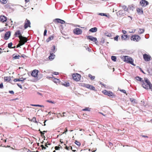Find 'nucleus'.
Instances as JSON below:
<instances>
[{
    "label": "nucleus",
    "mask_w": 152,
    "mask_h": 152,
    "mask_svg": "<svg viewBox=\"0 0 152 152\" xmlns=\"http://www.w3.org/2000/svg\"><path fill=\"white\" fill-rule=\"evenodd\" d=\"M121 58L124 61L129 63L132 65H134L133 59L130 58L129 56H121Z\"/></svg>",
    "instance_id": "obj_1"
},
{
    "label": "nucleus",
    "mask_w": 152,
    "mask_h": 152,
    "mask_svg": "<svg viewBox=\"0 0 152 152\" xmlns=\"http://www.w3.org/2000/svg\"><path fill=\"white\" fill-rule=\"evenodd\" d=\"M149 83H150V82L148 79L147 78H145L144 81L142 80L141 83L143 87L146 89H148L149 86L150 85Z\"/></svg>",
    "instance_id": "obj_2"
},
{
    "label": "nucleus",
    "mask_w": 152,
    "mask_h": 152,
    "mask_svg": "<svg viewBox=\"0 0 152 152\" xmlns=\"http://www.w3.org/2000/svg\"><path fill=\"white\" fill-rule=\"evenodd\" d=\"M15 35L16 37H18L21 41L23 40L27 39L26 37H23L20 30H18L15 32Z\"/></svg>",
    "instance_id": "obj_3"
},
{
    "label": "nucleus",
    "mask_w": 152,
    "mask_h": 152,
    "mask_svg": "<svg viewBox=\"0 0 152 152\" xmlns=\"http://www.w3.org/2000/svg\"><path fill=\"white\" fill-rule=\"evenodd\" d=\"M73 79L76 81H79L80 79L81 75L77 73L73 74L72 75Z\"/></svg>",
    "instance_id": "obj_4"
},
{
    "label": "nucleus",
    "mask_w": 152,
    "mask_h": 152,
    "mask_svg": "<svg viewBox=\"0 0 152 152\" xmlns=\"http://www.w3.org/2000/svg\"><path fill=\"white\" fill-rule=\"evenodd\" d=\"M141 39L140 36L135 35L132 36L131 37V40L135 42H138Z\"/></svg>",
    "instance_id": "obj_5"
},
{
    "label": "nucleus",
    "mask_w": 152,
    "mask_h": 152,
    "mask_svg": "<svg viewBox=\"0 0 152 152\" xmlns=\"http://www.w3.org/2000/svg\"><path fill=\"white\" fill-rule=\"evenodd\" d=\"M87 39L95 42L96 45H97L98 41L97 38L91 36H86Z\"/></svg>",
    "instance_id": "obj_6"
},
{
    "label": "nucleus",
    "mask_w": 152,
    "mask_h": 152,
    "mask_svg": "<svg viewBox=\"0 0 152 152\" xmlns=\"http://www.w3.org/2000/svg\"><path fill=\"white\" fill-rule=\"evenodd\" d=\"M73 33L76 35H80L82 33V30L78 28H76L74 29L73 30Z\"/></svg>",
    "instance_id": "obj_7"
},
{
    "label": "nucleus",
    "mask_w": 152,
    "mask_h": 152,
    "mask_svg": "<svg viewBox=\"0 0 152 152\" xmlns=\"http://www.w3.org/2000/svg\"><path fill=\"white\" fill-rule=\"evenodd\" d=\"M39 71L35 69L32 71L31 73V75L33 77H37L38 75Z\"/></svg>",
    "instance_id": "obj_8"
},
{
    "label": "nucleus",
    "mask_w": 152,
    "mask_h": 152,
    "mask_svg": "<svg viewBox=\"0 0 152 152\" xmlns=\"http://www.w3.org/2000/svg\"><path fill=\"white\" fill-rule=\"evenodd\" d=\"M30 24L31 23L30 21L26 19L25 21V25L24 26L25 29H26L29 27H30Z\"/></svg>",
    "instance_id": "obj_9"
},
{
    "label": "nucleus",
    "mask_w": 152,
    "mask_h": 152,
    "mask_svg": "<svg viewBox=\"0 0 152 152\" xmlns=\"http://www.w3.org/2000/svg\"><path fill=\"white\" fill-rule=\"evenodd\" d=\"M140 4L142 7H145L148 4V2L145 0H142L140 2Z\"/></svg>",
    "instance_id": "obj_10"
},
{
    "label": "nucleus",
    "mask_w": 152,
    "mask_h": 152,
    "mask_svg": "<svg viewBox=\"0 0 152 152\" xmlns=\"http://www.w3.org/2000/svg\"><path fill=\"white\" fill-rule=\"evenodd\" d=\"M85 87L86 88L92 90L96 91L94 87L93 86L89 84H87L85 85Z\"/></svg>",
    "instance_id": "obj_11"
},
{
    "label": "nucleus",
    "mask_w": 152,
    "mask_h": 152,
    "mask_svg": "<svg viewBox=\"0 0 152 152\" xmlns=\"http://www.w3.org/2000/svg\"><path fill=\"white\" fill-rule=\"evenodd\" d=\"M102 92L104 94L107 95L109 96H112L113 95V93L112 92L108 91L106 90H103Z\"/></svg>",
    "instance_id": "obj_12"
},
{
    "label": "nucleus",
    "mask_w": 152,
    "mask_h": 152,
    "mask_svg": "<svg viewBox=\"0 0 152 152\" xmlns=\"http://www.w3.org/2000/svg\"><path fill=\"white\" fill-rule=\"evenodd\" d=\"M143 58L146 61H149L151 59V56L147 54H145L143 55Z\"/></svg>",
    "instance_id": "obj_13"
},
{
    "label": "nucleus",
    "mask_w": 152,
    "mask_h": 152,
    "mask_svg": "<svg viewBox=\"0 0 152 152\" xmlns=\"http://www.w3.org/2000/svg\"><path fill=\"white\" fill-rule=\"evenodd\" d=\"M26 79V78H24L22 77L21 78L15 79L14 80V81L16 82L17 81H20L22 83H23L24 81Z\"/></svg>",
    "instance_id": "obj_14"
},
{
    "label": "nucleus",
    "mask_w": 152,
    "mask_h": 152,
    "mask_svg": "<svg viewBox=\"0 0 152 152\" xmlns=\"http://www.w3.org/2000/svg\"><path fill=\"white\" fill-rule=\"evenodd\" d=\"M11 35V32L10 31L7 32L4 36V39L5 40H7L10 37Z\"/></svg>",
    "instance_id": "obj_15"
},
{
    "label": "nucleus",
    "mask_w": 152,
    "mask_h": 152,
    "mask_svg": "<svg viewBox=\"0 0 152 152\" xmlns=\"http://www.w3.org/2000/svg\"><path fill=\"white\" fill-rule=\"evenodd\" d=\"M27 41V39L23 40L22 41L20 40V43L17 46V48L20 47V46L24 45Z\"/></svg>",
    "instance_id": "obj_16"
},
{
    "label": "nucleus",
    "mask_w": 152,
    "mask_h": 152,
    "mask_svg": "<svg viewBox=\"0 0 152 152\" xmlns=\"http://www.w3.org/2000/svg\"><path fill=\"white\" fill-rule=\"evenodd\" d=\"M7 20V18L4 16L1 15L0 16V21L4 22L6 21Z\"/></svg>",
    "instance_id": "obj_17"
},
{
    "label": "nucleus",
    "mask_w": 152,
    "mask_h": 152,
    "mask_svg": "<svg viewBox=\"0 0 152 152\" xmlns=\"http://www.w3.org/2000/svg\"><path fill=\"white\" fill-rule=\"evenodd\" d=\"M55 20L58 23H60L62 24L65 23V22L64 20L56 18Z\"/></svg>",
    "instance_id": "obj_18"
},
{
    "label": "nucleus",
    "mask_w": 152,
    "mask_h": 152,
    "mask_svg": "<svg viewBox=\"0 0 152 152\" xmlns=\"http://www.w3.org/2000/svg\"><path fill=\"white\" fill-rule=\"evenodd\" d=\"M55 56V55L53 53H50V55L49 56L48 58L50 60H52L54 59Z\"/></svg>",
    "instance_id": "obj_19"
},
{
    "label": "nucleus",
    "mask_w": 152,
    "mask_h": 152,
    "mask_svg": "<svg viewBox=\"0 0 152 152\" xmlns=\"http://www.w3.org/2000/svg\"><path fill=\"white\" fill-rule=\"evenodd\" d=\"M97 30V29L96 27H94L90 29L89 31L92 32H96Z\"/></svg>",
    "instance_id": "obj_20"
},
{
    "label": "nucleus",
    "mask_w": 152,
    "mask_h": 152,
    "mask_svg": "<svg viewBox=\"0 0 152 152\" xmlns=\"http://www.w3.org/2000/svg\"><path fill=\"white\" fill-rule=\"evenodd\" d=\"M137 11L138 13L139 14H141L143 13V11L142 9L138 8L137 9Z\"/></svg>",
    "instance_id": "obj_21"
},
{
    "label": "nucleus",
    "mask_w": 152,
    "mask_h": 152,
    "mask_svg": "<svg viewBox=\"0 0 152 152\" xmlns=\"http://www.w3.org/2000/svg\"><path fill=\"white\" fill-rule=\"evenodd\" d=\"M128 37V36L127 35H123L121 37V39L123 40H126Z\"/></svg>",
    "instance_id": "obj_22"
},
{
    "label": "nucleus",
    "mask_w": 152,
    "mask_h": 152,
    "mask_svg": "<svg viewBox=\"0 0 152 152\" xmlns=\"http://www.w3.org/2000/svg\"><path fill=\"white\" fill-rule=\"evenodd\" d=\"M53 36H50V37H49L46 40V41L47 42H49L50 40H52L53 39Z\"/></svg>",
    "instance_id": "obj_23"
},
{
    "label": "nucleus",
    "mask_w": 152,
    "mask_h": 152,
    "mask_svg": "<svg viewBox=\"0 0 152 152\" xmlns=\"http://www.w3.org/2000/svg\"><path fill=\"white\" fill-rule=\"evenodd\" d=\"M4 79L6 81H10L11 80L10 77H4Z\"/></svg>",
    "instance_id": "obj_24"
},
{
    "label": "nucleus",
    "mask_w": 152,
    "mask_h": 152,
    "mask_svg": "<svg viewBox=\"0 0 152 152\" xmlns=\"http://www.w3.org/2000/svg\"><path fill=\"white\" fill-rule=\"evenodd\" d=\"M122 8L125 11L129 12V8H127L126 6L125 5L123 6L122 7Z\"/></svg>",
    "instance_id": "obj_25"
},
{
    "label": "nucleus",
    "mask_w": 152,
    "mask_h": 152,
    "mask_svg": "<svg viewBox=\"0 0 152 152\" xmlns=\"http://www.w3.org/2000/svg\"><path fill=\"white\" fill-rule=\"evenodd\" d=\"M129 10H132V11H133L134 9V6L133 5H131L129 6Z\"/></svg>",
    "instance_id": "obj_26"
},
{
    "label": "nucleus",
    "mask_w": 152,
    "mask_h": 152,
    "mask_svg": "<svg viewBox=\"0 0 152 152\" xmlns=\"http://www.w3.org/2000/svg\"><path fill=\"white\" fill-rule=\"evenodd\" d=\"M144 29H142V28H140L139 29V30L138 31V32L139 34H142L143 33H144Z\"/></svg>",
    "instance_id": "obj_27"
},
{
    "label": "nucleus",
    "mask_w": 152,
    "mask_h": 152,
    "mask_svg": "<svg viewBox=\"0 0 152 152\" xmlns=\"http://www.w3.org/2000/svg\"><path fill=\"white\" fill-rule=\"evenodd\" d=\"M88 77L90 78L92 80H93L95 78V76H92L91 74H88Z\"/></svg>",
    "instance_id": "obj_28"
},
{
    "label": "nucleus",
    "mask_w": 152,
    "mask_h": 152,
    "mask_svg": "<svg viewBox=\"0 0 152 152\" xmlns=\"http://www.w3.org/2000/svg\"><path fill=\"white\" fill-rule=\"evenodd\" d=\"M104 35L108 37H111L112 36V35L111 33H109L108 32H106L104 33Z\"/></svg>",
    "instance_id": "obj_29"
},
{
    "label": "nucleus",
    "mask_w": 152,
    "mask_h": 152,
    "mask_svg": "<svg viewBox=\"0 0 152 152\" xmlns=\"http://www.w3.org/2000/svg\"><path fill=\"white\" fill-rule=\"evenodd\" d=\"M20 56L19 55H18V56H14L13 57V59H19L20 58Z\"/></svg>",
    "instance_id": "obj_30"
},
{
    "label": "nucleus",
    "mask_w": 152,
    "mask_h": 152,
    "mask_svg": "<svg viewBox=\"0 0 152 152\" xmlns=\"http://www.w3.org/2000/svg\"><path fill=\"white\" fill-rule=\"evenodd\" d=\"M136 79L137 80L140 81L142 83V82L143 80H142V78L140 77L139 76H137L136 77Z\"/></svg>",
    "instance_id": "obj_31"
},
{
    "label": "nucleus",
    "mask_w": 152,
    "mask_h": 152,
    "mask_svg": "<svg viewBox=\"0 0 152 152\" xmlns=\"http://www.w3.org/2000/svg\"><path fill=\"white\" fill-rule=\"evenodd\" d=\"M82 110L83 111H88L90 112L91 111V108L89 107H86L85 109H83Z\"/></svg>",
    "instance_id": "obj_32"
},
{
    "label": "nucleus",
    "mask_w": 152,
    "mask_h": 152,
    "mask_svg": "<svg viewBox=\"0 0 152 152\" xmlns=\"http://www.w3.org/2000/svg\"><path fill=\"white\" fill-rule=\"evenodd\" d=\"M55 50V46H53L51 48V53H54Z\"/></svg>",
    "instance_id": "obj_33"
},
{
    "label": "nucleus",
    "mask_w": 152,
    "mask_h": 152,
    "mask_svg": "<svg viewBox=\"0 0 152 152\" xmlns=\"http://www.w3.org/2000/svg\"><path fill=\"white\" fill-rule=\"evenodd\" d=\"M111 59L114 61H115L116 60V57L115 56H111Z\"/></svg>",
    "instance_id": "obj_34"
},
{
    "label": "nucleus",
    "mask_w": 152,
    "mask_h": 152,
    "mask_svg": "<svg viewBox=\"0 0 152 152\" xmlns=\"http://www.w3.org/2000/svg\"><path fill=\"white\" fill-rule=\"evenodd\" d=\"M7 0H0V2L4 4H6L7 2Z\"/></svg>",
    "instance_id": "obj_35"
},
{
    "label": "nucleus",
    "mask_w": 152,
    "mask_h": 152,
    "mask_svg": "<svg viewBox=\"0 0 152 152\" xmlns=\"http://www.w3.org/2000/svg\"><path fill=\"white\" fill-rule=\"evenodd\" d=\"M75 143L78 146H80L81 145L80 143L77 140L75 141Z\"/></svg>",
    "instance_id": "obj_36"
},
{
    "label": "nucleus",
    "mask_w": 152,
    "mask_h": 152,
    "mask_svg": "<svg viewBox=\"0 0 152 152\" xmlns=\"http://www.w3.org/2000/svg\"><path fill=\"white\" fill-rule=\"evenodd\" d=\"M98 15H101V16H105L107 17V15L106 14L104 13H99L98 14Z\"/></svg>",
    "instance_id": "obj_37"
},
{
    "label": "nucleus",
    "mask_w": 152,
    "mask_h": 152,
    "mask_svg": "<svg viewBox=\"0 0 152 152\" xmlns=\"http://www.w3.org/2000/svg\"><path fill=\"white\" fill-rule=\"evenodd\" d=\"M150 85L149 86V89H150L152 91V84L151 83H149Z\"/></svg>",
    "instance_id": "obj_38"
},
{
    "label": "nucleus",
    "mask_w": 152,
    "mask_h": 152,
    "mask_svg": "<svg viewBox=\"0 0 152 152\" xmlns=\"http://www.w3.org/2000/svg\"><path fill=\"white\" fill-rule=\"evenodd\" d=\"M130 101L132 102H133L134 103H136V102L135 101V100L133 98H130Z\"/></svg>",
    "instance_id": "obj_39"
},
{
    "label": "nucleus",
    "mask_w": 152,
    "mask_h": 152,
    "mask_svg": "<svg viewBox=\"0 0 152 152\" xmlns=\"http://www.w3.org/2000/svg\"><path fill=\"white\" fill-rule=\"evenodd\" d=\"M63 85L66 87H68L69 86V83H65L63 84Z\"/></svg>",
    "instance_id": "obj_40"
},
{
    "label": "nucleus",
    "mask_w": 152,
    "mask_h": 152,
    "mask_svg": "<svg viewBox=\"0 0 152 152\" xmlns=\"http://www.w3.org/2000/svg\"><path fill=\"white\" fill-rule=\"evenodd\" d=\"M62 114L63 115H61V113H59V114L60 115L61 117H65L66 116V113L65 112H63Z\"/></svg>",
    "instance_id": "obj_41"
},
{
    "label": "nucleus",
    "mask_w": 152,
    "mask_h": 152,
    "mask_svg": "<svg viewBox=\"0 0 152 152\" xmlns=\"http://www.w3.org/2000/svg\"><path fill=\"white\" fill-rule=\"evenodd\" d=\"M12 45V42H10L8 44V47L9 48H11Z\"/></svg>",
    "instance_id": "obj_42"
},
{
    "label": "nucleus",
    "mask_w": 152,
    "mask_h": 152,
    "mask_svg": "<svg viewBox=\"0 0 152 152\" xmlns=\"http://www.w3.org/2000/svg\"><path fill=\"white\" fill-rule=\"evenodd\" d=\"M119 37V36L117 35L115 37H114V39L115 40H116L117 41H118V38Z\"/></svg>",
    "instance_id": "obj_43"
},
{
    "label": "nucleus",
    "mask_w": 152,
    "mask_h": 152,
    "mask_svg": "<svg viewBox=\"0 0 152 152\" xmlns=\"http://www.w3.org/2000/svg\"><path fill=\"white\" fill-rule=\"evenodd\" d=\"M46 102L49 103H50L52 104H55V102L54 101H52L50 100H48L46 101Z\"/></svg>",
    "instance_id": "obj_44"
},
{
    "label": "nucleus",
    "mask_w": 152,
    "mask_h": 152,
    "mask_svg": "<svg viewBox=\"0 0 152 152\" xmlns=\"http://www.w3.org/2000/svg\"><path fill=\"white\" fill-rule=\"evenodd\" d=\"M61 146H60V147L58 146H55V148L56 150H58L59 149V148H61Z\"/></svg>",
    "instance_id": "obj_45"
},
{
    "label": "nucleus",
    "mask_w": 152,
    "mask_h": 152,
    "mask_svg": "<svg viewBox=\"0 0 152 152\" xmlns=\"http://www.w3.org/2000/svg\"><path fill=\"white\" fill-rule=\"evenodd\" d=\"M53 80H54V82L55 83H57V82H58V79H57L56 78H54Z\"/></svg>",
    "instance_id": "obj_46"
},
{
    "label": "nucleus",
    "mask_w": 152,
    "mask_h": 152,
    "mask_svg": "<svg viewBox=\"0 0 152 152\" xmlns=\"http://www.w3.org/2000/svg\"><path fill=\"white\" fill-rule=\"evenodd\" d=\"M40 133H41V136L43 137H45V136H44V133L43 132L40 131Z\"/></svg>",
    "instance_id": "obj_47"
},
{
    "label": "nucleus",
    "mask_w": 152,
    "mask_h": 152,
    "mask_svg": "<svg viewBox=\"0 0 152 152\" xmlns=\"http://www.w3.org/2000/svg\"><path fill=\"white\" fill-rule=\"evenodd\" d=\"M105 42V39L104 38H102V39L101 41V42L102 43V44H103Z\"/></svg>",
    "instance_id": "obj_48"
},
{
    "label": "nucleus",
    "mask_w": 152,
    "mask_h": 152,
    "mask_svg": "<svg viewBox=\"0 0 152 152\" xmlns=\"http://www.w3.org/2000/svg\"><path fill=\"white\" fill-rule=\"evenodd\" d=\"M135 31V29H132L131 31H129V33H134Z\"/></svg>",
    "instance_id": "obj_49"
},
{
    "label": "nucleus",
    "mask_w": 152,
    "mask_h": 152,
    "mask_svg": "<svg viewBox=\"0 0 152 152\" xmlns=\"http://www.w3.org/2000/svg\"><path fill=\"white\" fill-rule=\"evenodd\" d=\"M17 85L21 89L22 88V86L20 84H19L18 83H17Z\"/></svg>",
    "instance_id": "obj_50"
},
{
    "label": "nucleus",
    "mask_w": 152,
    "mask_h": 152,
    "mask_svg": "<svg viewBox=\"0 0 152 152\" xmlns=\"http://www.w3.org/2000/svg\"><path fill=\"white\" fill-rule=\"evenodd\" d=\"M47 32V30L46 29H45L44 31V35L45 36L46 34V33Z\"/></svg>",
    "instance_id": "obj_51"
},
{
    "label": "nucleus",
    "mask_w": 152,
    "mask_h": 152,
    "mask_svg": "<svg viewBox=\"0 0 152 152\" xmlns=\"http://www.w3.org/2000/svg\"><path fill=\"white\" fill-rule=\"evenodd\" d=\"M41 147L42 148V149H46V148L43 145H41Z\"/></svg>",
    "instance_id": "obj_52"
},
{
    "label": "nucleus",
    "mask_w": 152,
    "mask_h": 152,
    "mask_svg": "<svg viewBox=\"0 0 152 152\" xmlns=\"http://www.w3.org/2000/svg\"><path fill=\"white\" fill-rule=\"evenodd\" d=\"M20 56L22 57H23V58H25V57H27L24 54H22Z\"/></svg>",
    "instance_id": "obj_53"
},
{
    "label": "nucleus",
    "mask_w": 152,
    "mask_h": 152,
    "mask_svg": "<svg viewBox=\"0 0 152 152\" xmlns=\"http://www.w3.org/2000/svg\"><path fill=\"white\" fill-rule=\"evenodd\" d=\"M3 88V83H0V88Z\"/></svg>",
    "instance_id": "obj_54"
},
{
    "label": "nucleus",
    "mask_w": 152,
    "mask_h": 152,
    "mask_svg": "<svg viewBox=\"0 0 152 152\" xmlns=\"http://www.w3.org/2000/svg\"><path fill=\"white\" fill-rule=\"evenodd\" d=\"M31 105L34 107H39V104H31Z\"/></svg>",
    "instance_id": "obj_55"
},
{
    "label": "nucleus",
    "mask_w": 152,
    "mask_h": 152,
    "mask_svg": "<svg viewBox=\"0 0 152 152\" xmlns=\"http://www.w3.org/2000/svg\"><path fill=\"white\" fill-rule=\"evenodd\" d=\"M9 92L11 94H14V92L13 91H9Z\"/></svg>",
    "instance_id": "obj_56"
},
{
    "label": "nucleus",
    "mask_w": 152,
    "mask_h": 152,
    "mask_svg": "<svg viewBox=\"0 0 152 152\" xmlns=\"http://www.w3.org/2000/svg\"><path fill=\"white\" fill-rule=\"evenodd\" d=\"M120 91L122 92H123V93H126V91L125 90H120Z\"/></svg>",
    "instance_id": "obj_57"
},
{
    "label": "nucleus",
    "mask_w": 152,
    "mask_h": 152,
    "mask_svg": "<svg viewBox=\"0 0 152 152\" xmlns=\"http://www.w3.org/2000/svg\"><path fill=\"white\" fill-rule=\"evenodd\" d=\"M34 122L36 120V118L35 117H34L32 120Z\"/></svg>",
    "instance_id": "obj_58"
},
{
    "label": "nucleus",
    "mask_w": 152,
    "mask_h": 152,
    "mask_svg": "<svg viewBox=\"0 0 152 152\" xmlns=\"http://www.w3.org/2000/svg\"><path fill=\"white\" fill-rule=\"evenodd\" d=\"M53 74L54 75H58L59 74V73L58 72H53Z\"/></svg>",
    "instance_id": "obj_59"
},
{
    "label": "nucleus",
    "mask_w": 152,
    "mask_h": 152,
    "mask_svg": "<svg viewBox=\"0 0 152 152\" xmlns=\"http://www.w3.org/2000/svg\"><path fill=\"white\" fill-rule=\"evenodd\" d=\"M50 144H49V143H48V142H47V143H45V146L47 147H48V146H47L48 145H50Z\"/></svg>",
    "instance_id": "obj_60"
},
{
    "label": "nucleus",
    "mask_w": 152,
    "mask_h": 152,
    "mask_svg": "<svg viewBox=\"0 0 152 152\" xmlns=\"http://www.w3.org/2000/svg\"><path fill=\"white\" fill-rule=\"evenodd\" d=\"M122 32L124 34H126V31L125 30H122Z\"/></svg>",
    "instance_id": "obj_61"
},
{
    "label": "nucleus",
    "mask_w": 152,
    "mask_h": 152,
    "mask_svg": "<svg viewBox=\"0 0 152 152\" xmlns=\"http://www.w3.org/2000/svg\"><path fill=\"white\" fill-rule=\"evenodd\" d=\"M69 147H68L67 146H66L65 147V149H66V150H69Z\"/></svg>",
    "instance_id": "obj_62"
},
{
    "label": "nucleus",
    "mask_w": 152,
    "mask_h": 152,
    "mask_svg": "<svg viewBox=\"0 0 152 152\" xmlns=\"http://www.w3.org/2000/svg\"><path fill=\"white\" fill-rule=\"evenodd\" d=\"M27 152H38V151H36V152H35V151H30V150H28Z\"/></svg>",
    "instance_id": "obj_63"
},
{
    "label": "nucleus",
    "mask_w": 152,
    "mask_h": 152,
    "mask_svg": "<svg viewBox=\"0 0 152 152\" xmlns=\"http://www.w3.org/2000/svg\"><path fill=\"white\" fill-rule=\"evenodd\" d=\"M37 94H39V95H41V96H42V94L41 93H39V92H37Z\"/></svg>",
    "instance_id": "obj_64"
}]
</instances>
